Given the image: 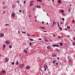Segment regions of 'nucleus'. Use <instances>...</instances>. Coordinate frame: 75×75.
<instances>
[{
    "label": "nucleus",
    "mask_w": 75,
    "mask_h": 75,
    "mask_svg": "<svg viewBox=\"0 0 75 75\" xmlns=\"http://www.w3.org/2000/svg\"><path fill=\"white\" fill-rule=\"evenodd\" d=\"M30 45H31V42H30Z\"/></svg>",
    "instance_id": "nucleus-41"
},
{
    "label": "nucleus",
    "mask_w": 75,
    "mask_h": 75,
    "mask_svg": "<svg viewBox=\"0 0 75 75\" xmlns=\"http://www.w3.org/2000/svg\"><path fill=\"white\" fill-rule=\"evenodd\" d=\"M39 40H42V39L41 38H39Z\"/></svg>",
    "instance_id": "nucleus-45"
},
{
    "label": "nucleus",
    "mask_w": 75,
    "mask_h": 75,
    "mask_svg": "<svg viewBox=\"0 0 75 75\" xmlns=\"http://www.w3.org/2000/svg\"><path fill=\"white\" fill-rule=\"evenodd\" d=\"M9 48L11 49V48H12V46H11V45H10V46H9Z\"/></svg>",
    "instance_id": "nucleus-16"
},
{
    "label": "nucleus",
    "mask_w": 75,
    "mask_h": 75,
    "mask_svg": "<svg viewBox=\"0 0 75 75\" xmlns=\"http://www.w3.org/2000/svg\"><path fill=\"white\" fill-rule=\"evenodd\" d=\"M23 52L26 53V54H27V52L25 50H24Z\"/></svg>",
    "instance_id": "nucleus-10"
},
{
    "label": "nucleus",
    "mask_w": 75,
    "mask_h": 75,
    "mask_svg": "<svg viewBox=\"0 0 75 75\" xmlns=\"http://www.w3.org/2000/svg\"><path fill=\"white\" fill-rule=\"evenodd\" d=\"M26 2V1H25L24 2V4H25V2Z\"/></svg>",
    "instance_id": "nucleus-31"
},
{
    "label": "nucleus",
    "mask_w": 75,
    "mask_h": 75,
    "mask_svg": "<svg viewBox=\"0 0 75 75\" xmlns=\"http://www.w3.org/2000/svg\"><path fill=\"white\" fill-rule=\"evenodd\" d=\"M29 17H31V15H29Z\"/></svg>",
    "instance_id": "nucleus-43"
},
{
    "label": "nucleus",
    "mask_w": 75,
    "mask_h": 75,
    "mask_svg": "<svg viewBox=\"0 0 75 75\" xmlns=\"http://www.w3.org/2000/svg\"><path fill=\"white\" fill-rule=\"evenodd\" d=\"M33 3V1H31L30 2V4H31V3Z\"/></svg>",
    "instance_id": "nucleus-29"
},
{
    "label": "nucleus",
    "mask_w": 75,
    "mask_h": 75,
    "mask_svg": "<svg viewBox=\"0 0 75 75\" xmlns=\"http://www.w3.org/2000/svg\"><path fill=\"white\" fill-rule=\"evenodd\" d=\"M69 58H70V57L69 56H68V59H69Z\"/></svg>",
    "instance_id": "nucleus-30"
},
{
    "label": "nucleus",
    "mask_w": 75,
    "mask_h": 75,
    "mask_svg": "<svg viewBox=\"0 0 75 75\" xmlns=\"http://www.w3.org/2000/svg\"><path fill=\"white\" fill-rule=\"evenodd\" d=\"M53 36L54 37H55V36L54 35H53Z\"/></svg>",
    "instance_id": "nucleus-60"
},
{
    "label": "nucleus",
    "mask_w": 75,
    "mask_h": 75,
    "mask_svg": "<svg viewBox=\"0 0 75 75\" xmlns=\"http://www.w3.org/2000/svg\"><path fill=\"white\" fill-rule=\"evenodd\" d=\"M7 25H9L8 24H6L5 25V26H7Z\"/></svg>",
    "instance_id": "nucleus-33"
},
{
    "label": "nucleus",
    "mask_w": 75,
    "mask_h": 75,
    "mask_svg": "<svg viewBox=\"0 0 75 75\" xmlns=\"http://www.w3.org/2000/svg\"><path fill=\"white\" fill-rule=\"evenodd\" d=\"M72 23H74V20H73L72 21Z\"/></svg>",
    "instance_id": "nucleus-49"
},
{
    "label": "nucleus",
    "mask_w": 75,
    "mask_h": 75,
    "mask_svg": "<svg viewBox=\"0 0 75 75\" xmlns=\"http://www.w3.org/2000/svg\"><path fill=\"white\" fill-rule=\"evenodd\" d=\"M62 14L63 15V16H64L65 15V14H64V13H62Z\"/></svg>",
    "instance_id": "nucleus-48"
},
{
    "label": "nucleus",
    "mask_w": 75,
    "mask_h": 75,
    "mask_svg": "<svg viewBox=\"0 0 75 75\" xmlns=\"http://www.w3.org/2000/svg\"><path fill=\"white\" fill-rule=\"evenodd\" d=\"M58 2L59 3H61V1L60 0H58Z\"/></svg>",
    "instance_id": "nucleus-9"
},
{
    "label": "nucleus",
    "mask_w": 75,
    "mask_h": 75,
    "mask_svg": "<svg viewBox=\"0 0 75 75\" xmlns=\"http://www.w3.org/2000/svg\"><path fill=\"white\" fill-rule=\"evenodd\" d=\"M19 67H20L21 69L23 67L21 66V64L19 66Z\"/></svg>",
    "instance_id": "nucleus-19"
},
{
    "label": "nucleus",
    "mask_w": 75,
    "mask_h": 75,
    "mask_svg": "<svg viewBox=\"0 0 75 75\" xmlns=\"http://www.w3.org/2000/svg\"><path fill=\"white\" fill-rule=\"evenodd\" d=\"M61 38V37H59H59H58V38H59H59Z\"/></svg>",
    "instance_id": "nucleus-50"
},
{
    "label": "nucleus",
    "mask_w": 75,
    "mask_h": 75,
    "mask_svg": "<svg viewBox=\"0 0 75 75\" xmlns=\"http://www.w3.org/2000/svg\"><path fill=\"white\" fill-rule=\"evenodd\" d=\"M18 61H17V62L16 64V65H18Z\"/></svg>",
    "instance_id": "nucleus-21"
},
{
    "label": "nucleus",
    "mask_w": 75,
    "mask_h": 75,
    "mask_svg": "<svg viewBox=\"0 0 75 75\" xmlns=\"http://www.w3.org/2000/svg\"><path fill=\"white\" fill-rule=\"evenodd\" d=\"M18 33H19V34H20V31H18Z\"/></svg>",
    "instance_id": "nucleus-51"
},
{
    "label": "nucleus",
    "mask_w": 75,
    "mask_h": 75,
    "mask_svg": "<svg viewBox=\"0 0 75 75\" xmlns=\"http://www.w3.org/2000/svg\"><path fill=\"white\" fill-rule=\"evenodd\" d=\"M22 67H23L24 66V64H22Z\"/></svg>",
    "instance_id": "nucleus-55"
},
{
    "label": "nucleus",
    "mask_w": 75,
    "mask_h": 75,
    "mask_svg": "<svg viewBox=\"0 0 75 75\" xmlns=\"http://www.w3.org/2000/svg\"><path fill=\"white\" fill-rule=\"evenodd\" d=\"M1 37H3L4 36V34L3 33H1Z\"/></svg>",
    "instance_id": "nucleus-4"
},
{
    "label": "nucleus",
    "mask_w": 75,
    "mask_h": 75,
    "mask_svg": "<svg viewBox=\"0 0 75 75\" xmlns=\"http://www.w3.org/2000/svg\"><path fill=\"white\" fill-rule=\"evenodd\" d=\"M69 12H70V9H69Z\"/></svg>",
    "instance_id": "nucleus-59"
},
{
    "label": "nucleus",
    "mask_w": 75,
    "mask_h": 75,
    "mask_svg": "<svg viewBox=\"0 0 75 75\" xmlns=\"http://www.w3.org/2000/svg\"><path fill=\"white\" fill-rule=\"evenodd\" d=\"M73 45H75V42H74L73 43Z\"/></svg>",
    "instance_id": "nucleus-25"
},
{
    "label": "nucleus",
    "mask_w": 75,
    "mask_h": 75,
    "mask_svg": "<svg viewBox=\"0 0 75 75\" xmlns=\"http://www.w3.org/2000/svg\"><path fill=\"white\" fill-rule=\"evenodd\" d=\"M11 64L12 65H14V62H13L11 63Z\"/></svg>",
    "instance_id": "nucleus-23"
},
{
    "label": "nucleus",
    "mask_w": 75,
    "mask_h": 75,
    "mask_svg": "<svg viewBox=\"0 0 75 75\" xmlns=\"http://www.w3.org/2000/svg\"><path fill=\"white\" fill-rule=\"evenodd\" d=\"M39 1L40 2H42V1L41 0H40Z\"/></svg>",
    "instance_id": "nucleus-46"
},
{
    "label": "nucleus",
    "mask_w": 75,
    "mask_h": 75,
    "mask_svg": "<svg viewBox=\"0 0 75 75\" xmlns=\"http://www.w3.org/2000/svg\"><path fill=\"white\" fill-rule=\"evenodd\" d=\"M46 69H45V71H46Z\"/></svg>",
    "instance_id": "nucleus-58"
},
{
    "label": "nucleus",
    "mask_w": 75,
    "mask_h": 75,
    "mask_svg": "<svg viewBox=\"0 0 75 75\" xmlns=\"http://www.w3.org/2000/svg\"><path fill=\"white\" fill-rule=\"evenodd\" d=\"M62 20L63 21H64V18H62Z\"/></svg>",
    "instance_id": "nucleus-35"
},
{
    "label": "nucleus",
    "mask_w": 75,
    "mask_h": 75,
    "mask_svg": "<svg viewBox=\"0 0 75 75\" xmlns=\"http://www.w3.org/2000/svg\"><path fill=\"white\" fill-rule=\"evenodd\" d=\"M52 46L53 47H59V46L58 45H53Z\"/></svg>",
    "instance_id": "nucleus-8"
},
{
    "label": "nucleus",
    "mask_w": 75,
    "mask_h": 75,
    "mask_svg": "<svg viewBox=\"0 0 75 75\" xmlns=\"http://www.w3.org/2000/svg\"><path fill=\"white\" fill-rule=\"evenodd\" d=\"M12 8H15V5H12Z\"/></svg>",
    "instance_id": "nucleus-13"
},
{
    "label": "nucleus",
    "mask_w": 75,
    "mask_h": 75,
    "mask_svg": "<svg viewBox=\"0 0 75 75\" xmlns=\"http://www.w3.org/2000/svg\"><path fill=\"white\" fill-rule=\"evenodd\" d=\"M33 5H34V4H32L30 5V6H33Z\"/></svg>",
    "instance_id": "nucleus-24"
},
{
    "label": "nucleus",
    "mask_w": 75,
    "mask_h": 75,
    "mask_svg": "<svg viewBox=\"0 0 75 75\" xmlns=\"http://www.w3.org/2000/svg\"><path fill=\"white\" fill-rule=\"evenodd\" d=\"M27 35H28V36H30V35H29V34H27Z\"/></svg>",
    "instance_id": "nucleus-42"
},
{
    "label": "nucleus",
    "mask_w": 75,
    "mask_h": 75,
    "mask_svg": "<svg viewBox=\"0 0 75 75\" xmlns=\"http://www.w3.org/2000/svg\"><path fill=\"white\" fill-rule=\"evenodd\" d=\"M47 49H50V48H51V47H50V46H47Z\"/></svg>",
    "instance_id": "nucleus-12"
},
{
    "label": "nucleus",
    "mask_w": 75,
    "mask_h": 75,
    "mask_svg": "<svg viewBox=\"0 0 75 75\" xmlns=\"http://www.w3.org/2000/svg\"><path fill=\"white\" fill-rule=\"evenodd\" d=\"M55 61H56V60H54L53 62V64H55Z\"/></svg>",
    "instance_id": "nucleus-11"
},
{
    "label": "nucleus",
    "mask_w": 75,
    "mask_h": 75,
    "mask_svg": "<svg viewBox=\"0 0 75 75\" xmlns=\"http://www.w3.org/2000/svg\"><path fill=\"white\" fill-rule=\"evenodd\" d=\"M74 40H75V37L74 38Z\"/></svg>",
    "instance_id": "nucleus-63"
},
{
    "label": "nucleus",
    "mask_w": 75,
    "mask_h": 75,
    "mask_svg": "<svg viewBox=\"0 0 75 75\" xmlns=\"http://www.w3.org/2000/svg\"><path fill=\"white\" fill-rule=\"evenodd\" d=\"M15 14L14 13H13L11 15L13 17H14V15H15Z\"/></svg>",
    "instance_id": "nucleus-5"
},
{
    "label": "nucleus",
    "mask_w": 75,
    "mask_h": 75,
    "mask_svg": "<svg viewBox=\"0 0 75 75\" xmlns=\"http://www.w3.org/2000/svg\"><path fill=\"white\" fill-rule=\"evenodd\" d=\"M67 28H71V27H70V26H67Z\"/></svg>",
    "instance_id": "nucleus-26"
},
{
    "label": "nucleus",
    "mask_w": 75,
    "mask_h": 75,
    "mask_svg": "<svg viewBox=\"0 0 75 75\" xmlns=\"http://www.w3.org/2000/svg\"><path fill=\"white\" fill-rule=\"evenodd\" d=\"M45 40V41H46V42H48V41L47 40Z\"/></svg>",
    "instance_id": "nucleus-32"
},
{
    "label": "nucleus",
    "mask_w": 75,
    "mask_h": 75,
    "mask_svg": "<svg viewBox=\"0 0 75 75\" xmlns=\"http://www.w3.org/2000/svg\"><path fill=\"white\" fill-rule=\"evenodd\" d=\"M30 68V67L29 66H27L26 67V69H29Z\"/></svg>",
    "instance_id": "nucleus-2"
},
{
    "label": "nucleus",
    "mask_w": 75,
    "mask_h": 75,
    "mask_svg": "<svg viewBox=\"0 0 75 75\" xmlns=\"http://www.w3.org/2000/svg\"><path fill=\"white\" fill-rule=\"evenodd\" d=\"M8 59H7V58H5V61L6 62H8Z\"/></svg>",
    "instance_id": "nucleus-7"
},
{
    "label": "nucleus",
    "mask_w": 75,
    "mask_h": 75,
    "mask_svg": "<svg viewBox=\"0 0 75 75\" xmlns=\"http://www.w3.org/2000/svg\"><path fill=\"white\" fill-rule=\"evenodd\" d=\"M44 39H45V40H46V39H47V38H44Z\"/></svg>",
    "instance_id": "nucleus-53"
},
{
    "label": "nucleus",
    "mask_w": 75,
    "mask_h": 75,
    "mask_svg": "<svg viewBox=\"0 0 75 75\" xmlns=\"http://www.w3.org/2000/svg\"><path fill=\"white\" fill-rule=\"evenodd\" d=\"M35 21L36 22H37V19H36L35 20Z\"/></svg>",
    "instance_id": "nucleus-54"
},
{
    "label": "nucleus",
    "mask_w": 75,
    "mask_h": 75,
    "mask_svg": "<svg viewBox=\"0 0 75 75\" xmlns=\"http://www.w3.org/2000/svg\"><path fill=\"white\" fill-rule=\"evenodd\" d=\"M38 8H41V6H39V7H38Z\"/></svg>",
    "instance_id": "nucleus-47"
},
{
    "label": "nucleus",
    "mask_w": 75,
    "mask_h": 75,
    "mask_svg": "<svg viewBox=\"0 0 75 75\" xmlns=\"http://www.w3.org/2000/svg\"><path fill=\"white\" fill-rule=\"evenodd\" d=\"M61 24H62V22L61 23Z\"/></svg>",
    "instance_id": "nucleus-64"
},
{
    "label": "nucleus",
    "mask_w": 75,
    "mask_h": 75,
    "mask_svg": "<svg viewBox=\"0 0 75 75\" xmlns=\"http://www.w3.org/2000/svg\"><path fill=\"white\" fill-rule=\"evenodd\" d=\"M3 49H4V48L5 47H6V45H4L3 46Z\"/></svg>",
    "instance_id": "nucleus-14"
},
{
    "label": "nucleus",
    "mask_w": 75,
    "mask_h": 75,
    "mask_svg": "<svg viewBox=\"0 0 75 75\" xmlns=\"http://www.w3.org/2000/svg\"><path fill=\"white\" fill-rule=\"evenodd\" d=\"M39 7V6H38V5L36 6L37 8H38Z\"/></svg>",
    "instance_id": "nucleus-36"
},
{
    "label": "nucleus",
    "mask_w": 75,
    "mask_h": 75,
    "mask_svg": "<svg viewBox=\"0 0 75 75\" xmlns=\"http://www.w3.org/2000/svg\"><path fill=\"white\" fill-rule=\"evenodd\" d=\"M55 51H58V49L56 48L55 49Z\"/></svg>",
    "instance_id": "nucleus-18"
},
{
    "label": "nucleus",
    "mask_w": 75,
    "mask_h": 75,
    "mask_svg": "<svg viewBox=\"0 0 75 75\" xmlns=\"http://www.w3.org/2000/svg\"><path fill=\"white\" fill-rule=\"evenodd\" d=\"M29 40H30V41H34V40L32 39H31L30 38H29Z\"/></svg>",
    "instance_id": "nucleus-22"
},
{
    "label": "nucleus",
    "mask_w": 75,
    "mask_h": 75,
    "mask_svg": "<svg viewBox=\"0 0 75 75\" xmlns=\"http://www.w3.org/2000/svg\"><path fill=\"white\" fill-rule=\"evenodd\" d=\"M57 59L59 60V57H57Z\"/></svg>",
    "instance_id": "nucleus-39"
},
{
    "label": "nucleus",
    "mask_w": 75,
    "mask_h": 75,
    "mask_svg": "<svg viewBox=\"0 0 75 75\" xmlns=\"http://www.w3.org/2000/svg\"><path fill=\"white\" fill-rule=\"evenodd\" d=\"M48 73H49V74H51V73L50 72V71H49Z\"/></svg>",
    "instance_id": "nucleus-44"
},
{
    "label": "nucleus",
    "mask_w": 75,
    "mask_h": 75,
    "mask_svg": "<svg viewBox=\"0 0 75 75\" xmlns=\"http://www.w3.org/2000/svg\"><path fill=\"white\" fill-rule=\"evenodd\" d=\"M2 72L3 74H5V71H4V70H2Z\"/></svg>",
    "instance_id": "nucleus-15"
},
{
    "label": "nucleus",
    "mask_w": 75,
    "mask_h": 75,
    "mask_svg": "<svg viewBox=\"0 0 75 75\" xmlns=\"http://www.w3.org/2000/svg\"><path fill=\"white\" fill-rule=\"evenodd\" d=\"M65 30H66V31H67V30H67V29L65 28Z\"/></svg>",
    "instance_id": "nucleus-62"
},
{
    "label": "nucleus",
    "mask_w": 75,
    "mask_h": 75,
    "mask_svg": "<svg viewBox=\"0 0 75 75\" xmlns=\"http://www.w3.org/2000/svg\"><path fill=\"white\" fill-rule=\"evenodd\" d=\"M19 12H22V11H21L20 10H19Z\"/></svg>",
    "instance_id": "nucleus-38"
},
{
    "label": "nucleus",
    "mask_w": 75,
    "mask_h": 75,
    "mask_svg": "<svg viewBox=\"0 0 75 75\" xmlns=\"http://www.w3.org/2000/svg\"><path fill=\"white\" fill-rule=\"evenodd\" d=\"M37 1H40V0H37Z\"/></svg>",
    "instance_id": "nucleus-56"
},
{
    "label": "nucleus",
    "mask_w": 75,
    "mask_h": 75,
    "mask_svg": "<svg viewBox=\"0 0 75 75\" xmlns=\"http://www.w3.org/2000/svg\"><path fill=\"white\" fill-rule=\"evenodd\" d=\"M53 24L52 25L51 27H53V26H54V24H55V25H56V23L55 22V21H53Z\"/></svg>",
    "instance_id": "nucleus-1"
},
{
    "label": "nucleus",
    "mask_w": 75,
    "mask_h": 75,
    "mask_svg": "<svg viewBox=\"0 0 75 75\" xmlns=\"http://www.w3.org/2000/svg\"><path fill=\"white\" fill-rule=\"evenodd\" d=\"M22 33L24 34H25V32L22 31Z\"/></svg>",
    "instance_id": "nucleus-28"
},
{
    "label": "nucleus",
    "mask_w": 75,
    "mask_h": 75,
    "mask_svg": "<svg viewBox=\"0 0 75 75\" xmlns=\"http://www.w3.org/2000/svg\"><path fill=\"white\" fill-rule=\"evenodd\" d=\"M59 29H60V30H61V31H62V28H61L60 27H59Z\"/></svg>",
    "instance_id": "nucleus-27"
},
{
    "label": "nucleus",
    "mask_w": 75,
    "mask_h": 75,
    "mask_svg": "<svg viewBox=\"0 0 75 75\" xmlns=\"http://www.w3.org/2000/svg\"><path fill=\"white\" fill-rule=\"evenodd\" d=\"M40 28H41L42 29H45V27H41L40 26Z\"/></svg>",
    "instance_id": "nucleus-6"
},
{
    "label": "nucleus",
    "mask_w": 75,
    "mask_h": 75,
    "mask_svg": "<svg viewBox=\"0 0 75 75\" xmlns=\"http://www.w3.org/2000/svg\"><path fill=\"white\" fill-rule=\"evenodd\" d=\"M17 3H19V1H17Z\"/></svg>",
    "instance_id": "nucleus-37"
},
{
    "label": "nucleus",
    "mask_w": 75,
    "mask_h": 75,
    "mask_svg": "<svg viewBox=\"0 0 75 75\" xmlns=\"http://www.w3.org/2000/svg\"><path fill=\"white\" fill-rule=\"evenodd\" d=\"M47 16H49V15L47 13Z\"/></svg>",
    "instance_id": "nucleus-57"
},
{
    "label": "nucleus",
    "mask_w": 75,
    "mask_h": 75,
    "mask_svg": "<svg viewBox=\"0 0 75 75\" xmlns=\"http://www.w3.org/2000/svg\"><path fill=\"white\" fill-rule=\"evenodd\" d=\"M9 42V41H6V44H7Z\"/></svg>",
    "instance_id": "nucleus-17"
},
{
    "label": "nucleus",
    "mask_w": 75,
    "mask_h": 75,
    "mask_svg": "<svg viewBox=\"0 0 75 75\" xmlns=\"http://www.w3.org/2000/svg\"><path fill=\"white\" fill-rule=\"evenodd\" d=\"M5 11H4L3 13V14H4V13H5Z\"/></svg>",
    "instance_id": "nucleus-52"
},
{
    "label": "nucleus",
    "mask_w": 75,
    "mask_h": 75,
    "mask_svg": "<svg viewBox=\"0 0 75 75\" xmlns=\"http://www.w3.org/2000/svg\"><path fill=\"white\" fill-rule=\"evenodd\" d=\"M61 11H62V12L63 13V12H64V10H62Z\"/></svg>",
    "instance_id": "nucleus-40"
},
{
    "label": "nucleus",
    "mask_w": 75,
    "mask_h": 75,
    "mask_svg": "<svg viewBox=\"0 0 75 75\" xmlns=\"http://www.w3.org/2000/svg\"><path fill=\"white\" fill-rule=\"evenodd\" d=\"M60 45L61 46H63V45H62V43H60Z\"/></svg>",
    "instance_id": "nucleus-20"
},
{
    "label": "nucleus",
    "mask_w": 75,
    "mask_h": 75,
    "mask_svg": "<svg viewBox=\"0 0 75 75\" xmlns=\"http://www.w3.org/2000/svg\"><path fill=\"white\" fill-rule=\"evenodd\" d=\"M56 65H57V66H58V63H56Z\"/></svg>",
    "instance_id": "nucleus-34"
},
{
    "label": "nucleus",
    "mask_w": 75,
    "mask_h": 75,
    "mask_svg": "<svg viewBox=\"0 0 75 75\" xmlns=\"http://www.w3.org/2000/svg\"><path fill=\"white\" fill-rule=\"evenodd\" d=\"M44 68L45 69H47V65H45L44 66Z\"/></svg>",
    "instance_id": "nucleus-3"
},
{
    "label": "nucleus",
    "mask_w": 75,
    "mask_h": 75,
    "mask_svg": "<svg viewBox=\"0 0 75 75\" xmlns=\"http://www.w3.org/2000/svg\"><path fill=\"white\" fill-rule=\"evenodd\" d=\"M42 24H44V22L43 21H42Z\"/></svg>",
    "instance_id": "nucleus-61"
}]
</instances>
